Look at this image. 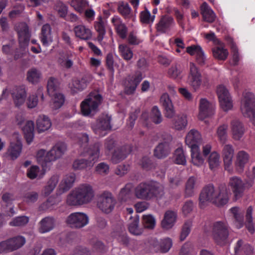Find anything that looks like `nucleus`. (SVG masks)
<instances>
[{
  "label": "nucleus",
  "instance_id": "f257e3e1",
  "mask_svg": "<svg viewBox=\"0 0 255 255\" xmlns=\"http://www.w3.org/2000/svg\"><path fill=\"white\" fill-rule=\"evenodd\" d=\"M228 200V194L225 185H220L215 189L212 184H209L204 187L200 194L199 206L202 208L205 202L209 201L217 206H222L226 204Z\"/></svg>",
  "mask_w": 255,
  "mask_h": 255
},
{
  "label": "nucleus",
  "instance_id": "f03ea898",
  "mask_svg": "<svg viewBox=\"0 0 255 255\" xmlns=\"http://www.w3.org/2000/svg\"><path fill=\"white\" fill-rule=\"evenodd\" d=\"M134 195L138 199L150 201L161 199L164 195L163 186L159 182L149 180L141 182L134 189Z\"/></svg>",
  "mask_w": 255,
  "mask_h": 255
},
{
  "label": "nucleus",
  "instance_id": "7ed1b4c3",
  "mask_svg": "<svg viewBox=\"0 0 255 255\" xmlns=\"http://www.w3.org/2000/svg\"><path fill=\"white\" fill-rule=\"evenodd\" d=\"M94 196L92 187L83 184L73 190L67 196V203L71 206H78L90 202Z\"/></svg>",
  "mask_w": 255,
  "mask_h": 255
},
{
  "label": "nucleus",
  "instance_id": "20e7f679",
  "mask_svg": "<svg viewBox=\"0 0 255 255\" xmlns=\"http://www.w3.org/2000/svg\"><path fill=\"white\" fill-rule=\"evenodd\" d=\"M202 138L200 132L194 129H191L185 138V143L190 148L192 161L197 166L202 165L204 159L200 152L199 145Z\"/></svg>",
  "mask_w": 255,
  "mask_h": 255
},
{
  "label": "nucleus",
  "instance_id": "39448f33",
  "mask_svg": "<svg viewBox=\"0 0 255 255\" xmlns=\"http://www.w3.org/2000/svg\"><path fill=\"white\" fill-rule=\"evenodd\" d=\"M101 144L99 142L95 143L86 151L85 157L88 158L75 160L73 163V168L75 170H81L88 167H92L97 161L100 155V148Z\"/></svg>",
  "mask_w": 255,
  "mask_h": 255
},
{
  "label": "nucleus",
  "instance_id": "423d86ee",
  "mask_svg": "<svg viewBox=\"0 0 255 255\" xmlns=\"http://www.w3.org/2000/svg\"><path fill=\"white\" fill-rule=\"evenodd\" d=\"M230 227L226 222L216 221L212 226V236L215 243L221 246L228 243Z\"/></svg>",
  "mask_w": 255,
  "mask_h": 255
},
{
  "label": "nucleus",
  "instance_id": "0eeeda50",
  "mask_svg": "<svg viewBox=\"0 0 255 255\" xmlns=\"http://www.w3.org/2000/svg\"><path fill=\"white\" fill-rule=\"evenodd\" d=\"M241 110L244 116L250 118L255 126V96L253 93L248 91L243 93Z\"/></svg>",
  "mask_w": 255,
  "mask_h": 255
},
{
  "label": "nucleus",
  "instance_id": "6e6552de",
  "mask_svg": "<svg viewBox=\"0 0 255 255\" xmlns=\"http://www.w3.org/2000/svg\"><path fill=\"white\" fill-rule=\"evenodd\" d=\"M66 147L65 143L58 142L46 154V150L40 149L37 151L36 157L39 162H42L44 163L55 160L60 158L66 150Z\"/></svg>",
  "mask_w": 255,
  "mask_h": 255
},
{
  "label": "nucleus",
  "instance_id": "1a4fd4ad",
  "mask_svg": "<svg viewBox=\"0 0 255 255\" xmlns=\"http://www.w3.org/2000/svg\"><path fill=\"white\" fill-rule=\"evenodd\" d=\"M102 97L100 94H96L93 99L88 98L83 101L81 104V112L84 116H93L98 111Z\"/></svg>",
  "mask_w": 255,
  "mask_h": 255
},
{
  "label": "nucleus",
  "instance_id": "9d476101",
  "mask_svg": "<svg viewBox=\"0 0 255 255\" xmlns=\"http://www.w3.org/2000/svg\"><path fill=\"white\" fill-rule=\"evenodd\" d=\"M116 201L112 194L108 191H104L98 197L97 206L103 212L108 214L114 209Z\"/></svg>",
  "mask_w": 255,
  "mask_h": 255
},
{
  "label": "nucleus",
  "instance_id": "9b49d317",
  "mask_svg": "<svg viewBox=\"0 0 255 255\" xmlns=\"http://www.w3.org/2000/svg\"><path fill=\"white\" fill-rule=\"evenodd\" d=\"M25 239L21 236H17L0 242V253L9 252L22 247L25 243Z\"/></svg>",
  "mask_w": 255,
  "mask_h": 255
},
{
  "label": "nucleus",
  "instance_id": "f8f14e48",
  "mask_svg": "<svg viewBox=\"0 0 255 255\" xmlns=\"http://www.w3.org/2000/svg\"><path fill=\"white\" fill-rule=\"evenodd\" d=\"M111 117L108 115L99 117L95 124L92 126L94 133L100 137H103L107 134V131L111 130Z\"/></svg>",
  "mask_w": 255,
  "mask_h": 255
},
{
  "label": "nucleus",
  "instance_id": "ddd939ff",
  "mask_svg": "<svg viewBox=\"0 0 255 255\" xmlns=\"http://www.w3.org/2000/svg\"><path fill=\"white\" fill-rule=\"evenodd\" d=\"M89 218L84 213L75 212L69 215L66 219L67 225L71 228H81L88 224Z\"/></svg>",
  "mask_w": 255,
  "mask_h": 255
},
{
  "label": "nucleus",
  "instance_id": "4468645a",
  "mask_svg": "<svg viewBox=\"0 0 255 255\" xmlns=\"http://www.w3.org/2000/svg\"><path fill=\"white\" fill-rule=\"evenodd\" d=\"M142 79V73L139 71H136L132 75L128 76L124 82L125 93L128 95L133 94Z\"/></svg>",
  "mask_w": 255,
  "mask_h": 255
},
{
  "label": "nucleus",
  "instance_id": "2eb2a0df",
  "mask_svg": "<svg viewBox=\"0 0 255 255\" xmlns=\"http://www.w3.org/2000/svg\"><path fill=\"white\" fill-rule=\"evenodd\" d=\"M113 232L111 236L125 246H128L129 243V239L127 236L126 229L124 226V222L119 221L113 225Z\"/></svg>",
  "mask_w": 255,
  "mask_h": 255
},
{
  "label": "nucleus",
  "instance_id": "dca6fc26",
  "mask_svg": "<svg viewBox=\"0 0 255 255\" xmlns=\"http://www.w3.org/2000/svg\"><path fill=\"white\" fill-rule=\"evenodd\" d=\"M217 94L221 108L224 111H228L233 107L232 101L228 90L222 85L217 87Z\"/></svg>",
  "mask_w": 255,
  "mask_h": 255
},
{
  "label": "nucleus",
  "instance_id": "f3484780",
  "mask_svg": "<svg viewBox=\"0 0 255 255\" xmlns=\"http://www.w3.org/2000/svg\"><path fill=\"white\" fill-rule=\"evenodd\" d=\"M16 30L18 36L19 46L24 48L28 45L30 40L29 27L26 23L21 22L16 26Z\"/></svg>",
  "mask_w": 255,
  "mask_h": 255
},
{
  "label": "nucleus",
  "instance_id": "a211bd4d",
  "mask_svg": "<svg viewBox=\"0 0 255 255\" xmlns=\"http://www.w3.org/2000/svg\"><path fill=\"white\" fill-rule=\"evenodd\" d=\"M245 185L240 177L235 176L230 178L229 186L233 192L236 200L243 196L245 189Z\"/></svg>",
  "mask_w": 255,
  "mask_h": 255
},
{
  "label": "nucleus",
  "instance_id": "6ab92c4d",
  "mask_svg": "<svg viewBox=\"0 0 255 255\" xmlns=\"http://www.w3.org/2000/svg\"><path fill=\"white\" fill-rule=\"evenodd\" d=\"M141 119L143 121L144 124L146 127L148 126L149 120L156 125L160 124L163 120L161 113L156 106L152 108L149 117L147 112H143L141 116Z\"/></svg>",
  "mask_w": 255,
  "mask_h": 255
},
{
  "label": "nucleus",
  "instance_id": "aec40b11",
  "mask_svg": "<svg viewBox=\"0 0 255 255\" xmlns=\"http://www.w3.org/2000/svg\"><path fill=\"white\" fill-rule=\"evenodd\" d=\"M175 25L174 19L170 16L162 15L158 22L156 24L157 32L160 33H166L170 31Z\"/></svg>",
  "mask_w": 255,
  "mask_h": 255
},
{
  "label": "nucleus",
  "instance_id": "412c9836",
  "mask_svg": "<svg viewBox=\"0 0 255 255\" xmlns=\"http://www.w3.org/2000/svg\"><path fill=\"white\" fill-rule=\"evenodd\" d=\"M189 81L190 85L195 90L199 89L202 83L201 73L193 63H190Z\"/></svg>",
  "mask_w": 255,
  "mask_h": 255
},
{
  "label": "nucleus",
  "instance_id": "4be33fe9",
  "mask_svg": "<svg viewBox=\"0 0 255 255\" xmlns=\"http://www.w3.org/2000/svg\"><path fill=\"white\" fill-rule=\"evenodd\" d=\"M167 140L161 142L155 148L154 155L159 159L166 157L170 152V147L169 141L172 139L169 134L166 135Z\"/></svg>",
  "mask_w": 255,
  "mask_h": 255
},
{
  "label": "nucleus",
  "instance_id": "5701e85b",
  "mask_svg": "<svg viewBox=\"0 0 255 255\" xmlns=\"http://www.w3.org/2000/svg\"><path fill=\"white\" fill-rule=\"evenodd\" d=\"M222 154L225 169L228 172L232 171L231 165L234 154V149L232 145L230 144L225 145L223 149Z\"/></svg>",
  "mask_w": 255,
  "mask_h": 255
},
{
  "label": "nucleus",
  "instance_id": "b1692460",
  "mask_svg": "<svg viewBox=\"0 0 255 255\" xmlns=\"http://www.w3.org/2000/svg\"><path fill=\"white\" fill-rule=\"evenodd\" d=\"M13 103L16 107H19L25 102L26 97V91L25 85H20L17 87L12 94Z\"/></svg>",
  "mask_w": 255,
  "mask_h": 255
},
{
  "label": "nucleus",
  "instance_id": "393cba45",
  "mask_svg": "<svg viewBox=\"0 0 255 255\" xmlns=\"http://www.w3.org/2000/svg\"><path fill=\"white\" fill-rule=\"evenodd\" d=\"M214 107L206 99L200 101L199 119L203 120L213 114Z\"/></svg>",
  "mask_w": 255,
  "mask_h": 255
},
{
  "label": "nucleus",
  "instance_id": "a878e982",
  "mask_svg": "<svg viewBox=\"0 0 255 255\" xmlns=\"http://www.w3.org/2000/svg\"><path fill=\"white\" fill-rule=\"evenodd\" d=\"M186 52L191 56L195 55L196 62L200 65L205 62V57L202 47L198 45H192L186 48Z\"/></svg>",
  "mask_w": 255,
  "mask_h": 255
},
{
  "label": "nucleus",
  "instance_id": "bb28decb",
  "mask_svg": "<svg viewBox=\"0 0 255 255\" xmlns=\"http://www.w3.org/2000/svg\"><path fill=\"white\" fill-rule=\"evenodd\" d=\"M160 102L164 109L165 117L168 118H172L175 111L169 95L166 93H163L160 97Z\"/></svg>",
  "mask_w": 255,
  "mask_h": 255
},
{
  "label": "nucleus",
  "instance_id": "cd10ccee",
  "mask_svg": "<svg viewBox=\"0 0 255 255\" xmlns=\"http://www.w3.org/2000/svg\"><path fill=\"white\" fill-rule=\"evenodd\" d=\"M131 151V148L129 145H125L117 148L112 155V162L114 163L120 162L125 159Z\"/></svg>",
  "mask_w": 255,
  "mask_h": 255
},
{
  "label": "nucleus",
  "instance_id": "c85d7f7f",
  "mask_svg": "<svg viewBox=\"0 0 255 255\" xmlns=\"http://www.w3.org/2000/svg\"><path fill=\"white\" fill-rule=\"evenodd\" d=\"M249 154L244 150L238 152L235 161V168L238 173H242L244 171L245 165L249 161Z\"/></svg>",
  "mask_w": 255,
  "mask_h": 255
},
{
  "label": "nucleus",
  "instance_id": "c756f323",
  "mask_svg": "<svg viewBox=\"0 0 255 255\" xmlns=\"http://www.w3.org/2000/svg\"><path fill=\"white\" fill-rule=\"evenodd\" d=\"M253 253V247L249 244H244L242 240H238L234 247L235 255H252Z\"/></svg>",
  "mask_w": 255,
  "mask_h": 255
},
{
  "label": "nucleus",
  "instance_id": "7c9ffc66",
  "mask_svg": "<svg viewBox=\"0 0 255 255\" xmlns=\"http://www.w3.org/2000/svg\"><path fill=\"white\" fill-rule=\"evenodd\" d=\"M111 22L114 25L118 35L122 39L126 38L128 28L126 25L122 22L121 19L117 16H114L112 18Z\"/></svg>",
  "mask_w": 255,
  "mask_h": 255
},
{
  "label": "nucleus",
  "instance_id": "2f4dec72",
  "mask_svg": "<svg viewBox=\"0 0 255 255\" xmlns=\"http://www.w3.org/2000/svg\"><path fill=\"white\" fill-rule=\"evenodd\" d=\"M177 218L176 213L172 211H167L165 212L164 218L161 222L162 227L168 230L174 225Z\"/></svg>",
  "mask_w": 255,
  "mask_h": 255
},
{
  "label": "nucleus",
  "instance_id": "473e14b6",
  "mask_svg": "<svg viewBox=\"0 0 255 255\" xmlns=\"http://www.w3.org/2000/svg\"><path fill=\"white\" fill-rule=\"evenodd\" d=\"M74 31L76 36L82 40H89L92 36L91 30L83 25H78L75 26Z\"/></svg>",
  "mask_w": 255,
  "mask_h": 255
},
{
  "label": "nucleus",
  "instance_id": "72a5a7b5",
  "mask_svg": "<svg viewBox=\"0 0 255 255\" xmlns=\"http://www.w3.org/2000/svg\"><path fill=\"white\" fill-rule=\"evenodd\" d=\"M201 14L205 21L212 23L215 20L216 14L207 2H204L201 5Z\"/></svg>",
  "mask_w": 255,
  "mask_h": 255
},
{
  "label": "nucleus",
  "instance_id": "f704fd0d",
  "mask_svg": "<svg viewBox=\"0 0 255 255\" xmlns=\"http://www.w3.org/2000/svg\"><path fill=\"white\" fill-rule=\"evenodd\" d=\"M231 128L234 139H240L245 131L243 124L238 120H233L231 122Z\"/></svg>",
  "mask_w": 255,
  "mask_h": 255
},
{
  "label": "nucleus",
  "instance_id": "c9c22d12",
  "mask_svg": "<svg viewBox=\"0 0 255 255\" xmlns=\"http://www.w3.org/2000/svg\"><path fill=\"white\" fill-rule=\"evenodd\" d=\"M76 179V175L73 173L66 175L59 185L60 190L62 192L68 191L73 185Z\"/></svg>",
  "mask_w": 255,
  "mask_h": 255
},
{
  "label": "nucleus",
  "instance_id": "e433bc0d",
  "mask_svg": "<svg viewBox=\"0 0 255 255\" xmlns=\"http://www.w3.org/2000/svg\"><path fill=\"white\" fill-rule=\"evenodd\" d=\"M39 232L45 233L51 231L55 226V220L53 217H46L42 219L39 223Z\"/></svg>",
  "mask_w": 255,
  "mask_h": 255
},
{
  "label": "nucleus",
  "instance_id": "4c0bfd02",
  "mask_svg": "<svg viewBox=\"0 0 255 255\" xmlns=\"http://www.w3.org/2000/svg\"><path fill=\"white\" fill-rule=\"evenodd\" d=\"M40 38L41 42L45 46L48 45L49 41H52L51 28L50 24L46 23L42 26Z\"/></svg>",
  "mask_w": 255,
  "mask_h": 255
},
{
  "label": "nucleus",
  "instance_id": "58836bf2",
  "mask_svg": "<svg viewBox=\"0 0 255 255\" xmlns=\"http://www.w3.org/2000/svg\"><path fill=\"white\" fill-rule=\"evenodd\" d=\"M34 124L32 121H27L23 128L24 137L28 144H30L34 137Z\"/></svg>",
  "mask_w": 255,
  "mask_h": 255
},
{
  "label": "nucleus",
  "instance_id": "ea45409f",
  "mask_svg": "<svg viewBox=\"0 0 255 255\" xmlns=\"http://www.w3.org/2000/svg\"><path fill=\"white\" fill-rule=\"evenodd\" d=\"M37 128L38 132H42L48 129L51 123L49 118L45 116H39L36 120Z\"/></svg>",
  "mask_w": 255,
  "mask_h": 255
},
{
  "label": "nucleus",
  "instance_id": "a19ab883",
  "mask_svg": "<svg viewBox=\"0 0 255 255\" xmlns=\"http://www.w3.org/2000/svg\"><path fill=\"white\" fill-rule=\"evenodd\" d=\"M172 124L176 130H181L184 129L187 125L186 116L184 114L177 115L172 120Z\"/></svg>",
  "mask_w": 255,
  "mask_h": 255
},
{
  "label": "nucleus",
  "instance_id": "79ce46f5",
  "mask_svg": "<svg viewBox=\"0 0 255 255\" xmlns=\"http://www.w3.org/2000/svg\"><path fill=\"white\" fill-rule=\"evenodd\" d=\"M94 26L98 33L97 40L101 42L106 34L105 23L101 17H100L98 21L95 22Z\"/></svg>",
  "mask_w": 255,
  "mask_h": 255
},
{
  "label": "nucleus",
  "instance_id": "37998d69",
  "mask_svg": "<svg viewBox=\"0 0 255 255\" xmlns=\"http://www.w3.org/2000/svg\"><path fill=\"white\" fill-rule=\"evenodd\" d=\"M22 149V144L20 142H11L8 153L12 160L16 159L20 155Z\"/></svg>",
  "mask_w": 255,
  "mask_h": 255
},
{
  "label": "nucleus",
  "instance_id": "c03bdc74",
  "mask_svg": "<svg viewBox=\"0 0 255 255\" xmlns=\"http://www.w3.org/2000/svg\"><path fill=\"white\" fill-rule=\"evenodd\" d=\"M118 11L126 19H129L132 17L131 8L127 2L122 1L119 3Z\"/></svg>",
  "mask_w": 255,
  "mask_h": 255
},
{
  "label": "nucleus",
  "instance_id": "a18cd8bd",
  "mask_svg": "<svg viewBox=\"0 0 255 255\" xmlns=\"http://www.w3.org/2000/svg\"><path fill=\"white\" fill-rule=\"evenodd\" d=\"M196 179L194 176L190 177L185 185V196L190 197L194 195Z\"/></svg>",
  "mask_w": 255,
  "mask_h": 255
},
{
  "label": "nucleus",
  "instance_id": "49530a36",
  "mask_svg": "<svg viewBox=\"0 0 255 255\" xmlns=\"http://www.w3.org/2000/svg\"><path fill=\"white\" fill-rule=\"evenodd\" d=\"M155 18V15H151L150 11L146 7H144V10L141 11L139 14L140 20L143 24H152Z\"/></svg>",
  "mask_w": 255,
  "mask_h": 255
},
{
  "label": "nucleus",
  "instance_id": "de8ad7c7",
  "mask_svg": "<svg viewBox=\"0 0 255 255\" xmlns=\"http://www.w3.org/2000/svg\"><path fill=\"white\" fill-rule=\"evenodd\" d=\"M253 208L252 206H250L248 208L246 212V221L245 223V226L248 231L253 234L255 232V227L253 223Z\"/></svg>",
  "mask_w": 255,
  "mask_h": 255
},
{
  "label": "nucleus",
  "instance_id": "09e8293b",
  "mask_svg": "<svg viewBox=\"0 0 255 255\" xmlns=\"http://www.w3.org/2000/svg\"><path fill=\"white\" fill-rule=\"evenodd\" d=\"M213 56L218 59L225 60L227 59L229 53L227 49L221 47L216 46L212 48Z\"/></svg>",
  "mask_w": 255,
  "mask_h": 255
},
{
  "label": "nucleus",
  "instance_id": "8fccbe9b",
  "mask_svg": "<svg viewBox=\"0 0 255 255\" xmlns=\"http://www.w3.org/2000/svg\"><path fill=\"white\" fill-rule=\"evenodd\" d=\"M131 185H126L125 187L121 189L118 196V199L121 202H127L131 197Z\"/></svg>",
  "mask_w": 255,
  "mask_h": 255
},
{
  "label": "nucleus",
  "instance_id": "3c124183",
  "mask_svg": "<svg viewBox=\"0 0 255 255\" xmlns=\"http://www.w3.org/2000/svg\"><path fill=\"white\" fill-rule=\"evenodd\" d=\"M220 155L217 152H212L208 159L210 168L212 170H215L220 163Z\"/></svg>",
  "mask_w": 255,
  "mask_h": 255
},
{
  "label": "nucleus",
  "instance_id": "603ef678",
  "mask_svg": "<svg viewBox=\"0 0 255 255\" xmlns=\"http://www.w3.org/2000/svg\"><path fill=\"white\" fill-rule=\"evenodd\" d=\"M174 162L177 164L185 165L186 163V156L182 147L177 148L174 154Z\"/></svg>",
  "mask_w": 255,
  "mask_h": 255
},
{
  "label": "nucleus",
  "instance_id": "864d4df0",
  "mask_svg": "<svg viewBox=\"0 0 255 255\" xmlns=\"http://www.w3.org/2000/svg\"><path fill=\"white\" fill-rule=\"evenodd\" d=\"M59 83L57 79L54 77H50L47 82V90L50 96H52L53 94L56 93V91L58 88Z\"/></svg>",
  "mask_w": 255,
  "mask_h": 255
},
{
  "label": "nucleus",
  "instance_id": "5fc2aeb1",
  "mask_svg": "<svg viewBox=\"0 0 255 255\" xmlns=\"http://www.w3.org/2000/svg\"><path fill=\"white\" fill-rule=\"evenodd\" d=\"M53 99H52V104L51 107L54 109H58L61 108L65 102V97L61 93H55L53 94Z\"/></svg>",
  "mask_w": 255,
  "mask_h": 255
},
{
  "label": "nucleus",
  "instance_id": "6e6d98bb",
  "mask_svg": "<svg viewBox=\"0 0 255 255\" xmlns=\"http://www.w3.org/2000/svg\"><path fill=\"white\" fill-rule=\"evenodd\" d=\"M119 52L122 57L126 60H130L133 56L131 49L126 44H121L119 46Z\"/></svg>",
  "mask_w": 255,
  "mask_h": 255
},
{
  "label": "nucleus",
  "instance_id": "4d7b16f0",
  "mask_svg": "<svg viewBox=\"0 0 255 255\" xmlns=\"http://www.w3.org/2000/svg\"><path fill=\"white\" fill-rule=\"evenodd\" d=\"M29 222V218L25 216H18L13 218L9 225L12 227H21L26 225Z\"/></svg>",
  "mask_w": 255,
  "mask_h": 255
},
{
  "label": "nucleus",
  "instance_id": "13d9d810",
  "mask_svg": "<svg viewBox=\"0 0 255 255\" xmlns=\"http://www.w3.org/2000/svg\"><path fill=\"white\" fill-rule=\"evenodd\" d=\"M140 165L143 170L149 171L154 169L156 164L148 157L143 156L140 161Z\"/></svg>",
  "mask_w": 255,
  "mask_h": 255
},
{
  "label": "nucleus",
  "instance_id": "bf43d9fd",
  "mask_svg": "<svg viewBox=\"0 0 255 255\" xmlns=\"http://www.w3.org/2000/svg\"><path fill=\"white\" fill-rule=\"evenodd\" d=\"M40 73L35 68H32L27 73V80L33 84L37 83L40 78Z\"/></svg>",
  "mask_w": 255,
  "mask_h": 255
},
{
  "label": "nucleus",
  "instance_id": "052dcab7",
  "mask_svg": "<svg viewBox=\"0 0 255 255\" xmlns=\"http://www.w3.org/2000/svg\"><path fill=\"white\" fill-rule=\"evenodd\" d=\"M58 178L56 176H53L48 181L47 185L44 188V194L45 196H48L54 189L58 183Z\"/></svg>",
  "mask_w": 255,
  "mask_h": 255
},
{
  "label": "nucleus",
  "instance_id": "680f3d73",
  "mask_svg": "<svg viewBox=\"0 0 255 255\" xmlns=\"http://www.w3.org/2000/svg\"><path fill=\"white\" fill-rule=\"evenodd\" d=\"M140 112L139 108H136L133 111H131L129 114V117L127 122L128 128L131 129L134 127L135 122L136 120L138 115Z\"/></svg>",
  "mask_w": 255,
  "mask_h": 255
},
{
  "label": "nucleus",
  "instance_id": "e2e57ef3",
  "mask_svg": "<svg viewBox=\"0 0 255 255\" xmlns=\"http://www.w3.org/2000/svg\"><path fill=\"white\" fill-rule=\"evenodd\" d=\"M138 223L139 217L136 215L133 219V221L128 225V231L131 234L135 235H138L141 233L138 226Z\"/></svg>",
  "mask_w": 255,
  "mask_h": 255
},
{
  "label": "nucleus",
  "instance_id": "0e129e2a",
  "mask_svg": "<svg viewBox=\"0 0 255 255\" xmlns=\"http://www.w3.org/2000/svg\"><path fill=\"white\" fill-rule=\"evenodd\" d=\"M89 81L87 76H83L81 79H77L73 82V86L74 88L79 91H82L85 89Z\"/></svg>",
  "mask_w": 255,
  "mask_h": 255
},
{
  "label": "nucleus",
  "instance_id": "69168bd1",
  "mask_svg": "<svg viewBox=\"0 0 255 255\" xmlns=\"http://www.w3.org/2000/svg\"><path fill=\"white\" fill-rule=\"evenodd\" d=\"M192 226V222L191 220H187L184 223L182 228L180 237V239L181 241L184 240L188 236L191 231V228Z\"/></svg>",
  "mask_w": 255,
  "mask_h": 255
},
{
  "label": "nucleus",
  "instance_id": "338daca9",
  "mask_svg": "<svg viewBox=\"0 0 255 255\" xmlns=\"http://www.w3.org/2000/svg\"><path fill=\"white\" fill-rule=\"evenodd\" d=\"M142 224L145 228L153 229L155 225V220L150 215H144L142 217Z\"/></svg>",
  "mask_w": 255,
  "mask_h": 255
},
{
  "label": "nucleus",
  "instance_id": "774afa93",
  "mask_svg": "<svg viewBox=\"0 0 255 255\" xmlns=\"http://www.w3.org/2000/svg\"><path fill=\"white\" fill-rule=\"evenodd\" d=\"M181 70L176 65L171 66L168 71V76L172 79H181Z\"/></svg>",
  "mask_w": 255,
  "mask_h": 255
}]
</instances>
